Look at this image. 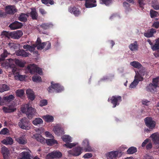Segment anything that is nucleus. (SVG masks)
<instances>
[{
  "label": "nucleus",
  "instance_id": "f257e3e1",
  "mask_svg": "<svg viewBox=\"0 0 159 159\" xmlns=\"http://www.w3.org/2000/svg\"><path fill=\"white\" fill-rule=\"evenodd\" d=\"M45 43H41V40L39 38H38L36 44H34L31 46L28 45H25L23 46V48L29 50L30 52H33L36 47L38 49H42L44 47Z\"/></svg>",
  "mask_w": 159,
  "mask_h": 159
},
{
  "label": "nucleus",
  "instance_id": "f03ea898",
  "mask_svg": "<svg viewBox=\"0 0 159 159\" xmlns=\"http://www.w3.org/2000/svg\"><path fill=\"white\" fill-rule=\"evenodd\" d=\"M130 65L134 68L141 69L139 71L136 72V73H139V75H144L147 74L145 68L143 67L141 64L137 61H133L130 63Z\"/></svg>",
  "mask_w": 159,
  "mask_h": 159
},
{
  "label": "nucleus",
  "instance_id": "7ed1b4c3",
  "mask_svg": "<svg viewBox=\"0 0 159 159\" xmlns=\"http://www.w3.org/2000/svg\"><path fill=\"white\" fill-rule=\"evenodd\" d=\"M12 72L15 79L16 80L23 81L26 77L25 75H20L19 74V71L16 67L13 68L12 69ZM12 75L10 73H9L8 75L9 77H11Z\"/></svg>",
  "mask_w": 159,
  "mask_h": 159
},
{
  "label": "nucleus",
  "instance_id": "20e7f679",
  "mask_svg": "<svg viewBox=\"0 0 159 159\" xmlns=\"http://www.w3.org/2000/svg\"><path fill=\"white\" fill-rule=\"evenodd\" d=\"M30 123L27 120V118L24 117L20 120L18 123L19 126L21 129L25 130H29L30 129Z\"/></svg>",
  "mask_w": 159,
  "mask_h": 159
},
{
  "label": "nucleus",
  "instance_id": "39448f33",
  "mask_svg": "<svg viewBox=\"0 0 159 159\" xmlns=\"http://www.w3.org/2000/svg\"><path fill=\"white\" fill-rule=\"evenodd\" d=\"M139 75V73H136L134 80L133 82H132L130 84L129 88L130 89L134 88L138 84L139 82L142 81L143 80V76Z\"/></svg>",
  "mask_w": 159,
  "mask_h": 159
},
{
  "label": "nucleus",
  "instance_id": "423d86ee",
  "mask_svg": "<svg viewBox=\"0 0 159 159\" xmlns=\"http://www.w3.org/2000/svg\"><path fill=\"white\" fill-rule=\"evenodd\" d=\"M15 59L9 58L7 59L5 61L2 63V66L6 68L10 67L12 69L15 67Z\"/></svg>",
  "mask_w": 159,
  "mask_h": 159
},
{
  "label": "nucleus",
  "instance_id": "0eeeda50",
  "mask_svg": "<svg viewBox=\"0 0 159 159\" xmlns=\"http://www.w3.org/2000/svg\"><path fill=\"white\" fill-rule=\"evenodd\" d=\"M51 86L49 87L48 89L49 93L52 92L53 89L55 90L56 92H60L64 89L63 87L61 86L58 84H53L52 83H51Z\"/></svg>",
  "mask_w": 159,
  "mask_h": 159
},
{
  "label": "nucleus",
  "instance_id": "6e6552de",
  "mask_svg": "<svg viewBox=\"0 0 159 159\" xmlns=\"http://www.w3.org/2000/svg\"><path fill=\"white\" fill-rule=\"evenodd\" d=\"M27 69L31 74H34L35 72L38 73L40 75L42 74V69L38 67L37 66L34 64L28 66Z\"/></svg>",
  "mask_w": 159,
  "mask_h": 159
},
{
  "label": "nucleus",
  "instance_id": "1a4fd4ad",
  "mask_svg": "<svg viewBox=\"0 0 159 159\" xmlns=\"http://www.w3.org/2000/svg\"><path fill=\"white\" fill-rule=\"evenodd\" d=\"M81 144L82 146V148L85 152H92L93 150V148L90 145L89 140L87 139H84Z\"/></svg>",
  "mask_w": 159,
  "mask_h": 159
},
{
  "label": "nucleus",
  "instance_id": "9d476101",
  "mask_svg": "<svg viewBox=\"0 0 159 159\" xmlns=\"http://www.w3.org/2000/svg\"><path fill=\"white\" fill-rule=\"evenodd\" d=\"M146 125L150 129H153L156 125V122L151 117H147L144 119Z\"/></svg>",
  "mask_w": 159,
  "mask_h": 159
},
{
  "label": "nucleus",
  "instance_id": "9b49d317",
  "mask_svg": "<svg viewBox=\"0 0 159 159\" xmlns=\"http://www.w3.org/2000/svg\"><path fill=\"white\" fill-rule=\"evenodd\" d=\"M62 156L61 152L57 151H54L48 153L46 157V159L52 158H59Z\"/></svg>",
  "mask_w": 159,
  "mask_h": 159
},
{
  "label": "nucleus",
  "instance_id": "f8f14e48",
  "mask_svg": "<svg viewBox=\"0 0 159 159\" xmlns=\"http://www.w3.org/2000/svg\"><path fill=\"white\" fill-rule=\"evenodd\" d=\"M111 100V103L113 105V107H115L116 105H118L119 102L121 101V98L120 96H113L110 99H108V101Z\"/></svg>",
  "mask_w": 159,
  "mask_h": 159
},
{
  "label": "nucleus",
  "instance_id": "ddd939ff",
  "mask_svg": "<svg viewBox=\"0 0 159 159\" xmlns=\"http://www.w3.org/2000/svg\"><path fill=\"white\" fill-rule=\"evenodd\" d=\"M154 144L157 146L156 148H159V133L156 132L152 134L150 136Z\"/></svg>",
  "mask_w": 159,
  "mask_h": 159
},
{
  "label": "nucleus",
  "instance_id": "4468645a",
  "mask_svg": "<svg viewBox=\"0 0 159 159\" xmlns=\"http://www.w3.org/2000/svg\"><path fill=\"white\" fill-rule=\"evenodd\" d=\"M83 151L82 148L80 147H78L72 150H70L68 151V153L73 156H77L80 155Z\"/></svg>",
  "mask_w": 159,
  "mask_h": 159
},
{
  "label": "nucleus",
  "instance_id": "2eb2a0df",
  "mask_svg": "<svg viewBox=\"0 0 159 159\" xmlns=\"http://www.w3.org/2000/svg\"><path fill=\"white\" fill-rule=\"evenodd\" d=\"M120 152L118 151H112L106 154L107 159H116Z\"/></svg>",
  "mask_w": 159,
  "mask_h": 159
},
{
  "label": "nucleus",
  "instance_id": "dca6fc26",
  "mask_svg": "<svg viewBox=\"0 0 159 159\" xmlns=\"http://www.w3.org/2000/svg\"><path fill=\"white\" fill-rule=\"evenodd\" d=\"M30 150H28L26 152L24 151L20 153L18 157V159H31Z\"/></svg>",
  "mask_w": 159,
  "mask_h": 159
},
{
  "label": "nucleus",
  "instance_id": "f3484780",
  "mask_svg": "<svg viewBox=\"0 0 159 159\" xmlns=\"http://www.w3.org/2000/svg\"><path fill=\"white\" fill-rule=\"evenodd\" d=\"M26 115L28 118L30 119H32L33 116L36 114L35 109L32 107L28 109L26 112Z\"/></svg>",
  "mask_w": 159,
  "mask_h": 159
},
{
  "label": "nucleus",
  "instance_id": "a211bd4d",
  "mask_svg": "<svg viewBox=\"0 0 159 159\" xmlns=\"http://www.w3.org/2000/svg\"><path fill=\"white\" fill-rule=\"evenodd\" d=\"M23 34L22 32L20 30H17L10 33V37L14 39H19Z\"/></svg>",
  "mask_w": 159,
  "mask_h": 159
},
{
  "label": "nucleus",
  "instance_id": "6ab92c4d",
  "mask_svg": "<svg viewBox=\"0 0 159 159\" xmlns=\"http://www.w3.org/2000/svg\"><path fill=\"white\" fill-rule=\"evenodd\" d=\"M53 130L55 134L58 136H60L64 134L63 129L61 128L58 125L54 126Z\"/></svg>",
  "mask_w": 159,
  "mask_h": 159
},
{
  "label": "nucleus",
  "instance_id": "aec40b11",
  "mask_svg": "<svg viewBox=\"0 0 159 159\" xmlns=\"http://www.w3.org/2000/svg\"><path fill=\"white\" fill-rule=\"evenodd\" d=\"M15 53L17 56H21L23 57H28L30 55L29 53L27 52L23 49H19L16 51Z\"/></svg>",
  "mask_w": 159,
  "mask_h": 159
},
{
  "label": "nucleus",
  "instance_id": "412c9836",
  "mask_svg": "<svg viewBox=\"0 0 159 159\" xmlns=\"http://www.w3.org/2000/svg\"><path fill=\"white\" fill-rule=\"evenodd\" d=\"M1 152L4 159H9V151L7 148L5 147H2L1 148Z\"/></svg>",
  "mask_w": 159,
  "mask_h": 159
},
{
  "label": "nucleus",
  "instance_id": "4be33fe9",
  "mask_svg": "<svg viewBox=\"0 0 159 159\" xmlns=\"http://www.w3.org/2000/svg\"><path fill=\"white\" fill-rule=\"evenodd\" d=\"M69 11L71 13H73L75 16H77L80 14V11L79 9L75 7H70L68 9Z\"/></svg>",
  "mask_w": 159,
  "mask_h": 159
},
{
  "label": "nucleus",
  "instance_id": "5701e85b",
  "mask_svg": "<svg viewBox=\"0 0 159 159\" xmlns=\"http://www.w3.org/2000/svg\"><path fill=\"white\" fill-rule=\"evenodd\" d=\"M95 0H86L85 6L86 8H91L97 6Z\"/></svg>",
  "mask_w": 159,
  "mask_h": 159
},
{
  "label": "nucleus",
  "instance_id": "b1692460",
  "mask_svg": "<svg viewBox=\"0 0 159 159\" xmlns=\"http://www.w3.org/2000/svg\"><path fill=\"white\" fill-rule=\"evenodd\" d=\"M22 26V25L21 23L17 21H16L11 24L9 25V27L11 30H14L21 28Z\"/></svg>",
  "mask_w": 159,
  "mask_h": 159
},
{
  "label": "nucleus",
  "instance_id": "393cba45",
  "mask_svg": "<svg viewBox=\"0 0 159 159\" xmlns=\"http://www.w3.org/2000/svg\"><path fill=\"white\" fill-rule=\"evenodd\" d=\"M28 98L31 100H33L35 97L34 92L30 89H28L26 91Z\"/></svg>",
  "mask_w": 159,
  "mask_h": 159
},
{
  "label": "nucleus",
  "instance_id": "a878e982",
  "mask_svg": "<svg viewBox=\"0 0 159 159\" xmlns=\"http://www.w3.org/2000/svg\"><path fill=\"white\" fill-rule=\"evenodd\" d=\"M32 138L35 139L38 141L39 142L42 143L44 144L45 143V139L41 135L38 134H35L33 135Z\"/></svg>",
  "mask_w": 159,
  "mask_h": 159
},
{
  "label": "nucleus",
  "instance_id": "bb28decb",
  "mask_svg": "<svg viewBox=\"0 0 159 159\" xmlns=\"http://www.w3.org/2000/svg\"><path fill=\"white\" fill-rule=\"evenodd\" d=\"M129 49L132 52H135L138 50V45L136 41H134L133 43H131L129 46Z\"/></svg>",
  "mask_w": 159,
  "mask_h": 159
},
{
  "label": "nucleus",
  "instance_id": "cd10ccee",
  "mask_svg": "<svg viewBox=\"0 0 159 159\" xmlns=\"http://www.w3.org/2000/svg\"><path fill=\"white\" fill-rule=\"evenodd\" d=\"M6 12L9 14H12L16 11V8L13 6H8L6 7Z\"/></svg>",
  "mask_w": 159,
  "mask_h": 159
},
{
  "label": "nucleus",
  "instance_id": "c85d7f7f",
  "mask_svg": "<svg viewBox=\"0 0 159 159\" xmlns=\"http://www.w3.org/2000/svg\"><path fill=\"white\" fill-rule=\"evenodd\" d=\"M156 32V30L153 29H151L149 30H148L147 32L144 33V35L146 37L150 38L153 36V34Z\"/></svg>",
  "mask_w": 159,
  "mask_h": 159
},
{
  "label": "nucleus",
  "instance_id": "c756f323",
  "mask_svg": "<svg viewBox=\"0 0 159 159\" xmlns=\"http://www.w3.org/2000/svg\"><path fill=\"white\" fill-rule=\"evenodd\" d=\"M12 139L10 137H7L2 141V143L5 145H11L13 143Z\"/></svg>",
  "mask_w": 159,
  "mask_h": 159
},
{
  "label": "nucleus",
  "instance_id": "7c9ffc66",
  "mask_svg": "<svg viewBox=\"0 0 159 159\" xmlns=\"http://www.w3.org/2000/svg\"><path fill=\"white\" fill-rule=\"evenodd\" d=\"M42 118L46 122H50L53 121V117L51 115H46L42 116Z\"/></svg>",
  "mask_w": 159,
  "mask_h": 159
},
{
  "label": "nucleus",
  "instance_id": "2f4dec72",
  "mask_svg": "<svg viewBox=\"0 0 159 159\" xmlns=\"http://www.w3.org/2000/svg\"><path fill=\"white\" fill-rule=\"evenodd\" d=\"M157 87L152 84H149L147 88V91L152 93H155L157 91Z\"/></svg>",
  "mask_w": 159,
  "mask_h": 159
},
{
  "label": "nucleus",
  "instance_id": "473e14b6",
  "mask_svg": "<svg viewBox=\"0 0 159 159\" xmlns=\"http://www.w3.org/2000/svg\"><path fill=\"white\" fill-rule=\"evenodd\" d=\"M152 48L153 51L159 50V38L155 40V43L152 46ZM158 53H159L158 56H159V51H158Z\"/></svg>",
  "mask_w": 159,
  "mask_h": 159
},
{
  "label": "nucleus",
  "instance_id": "72a5a7b5",
  "mask_svg": "<svg viewBox=\"0 0 159 159\" xmlns=\"http://www.w3.org/2000/svg\"><path fill=\"white\" fill-rule=\"evenodd\" d=\"M16 140L20 144H24L27 143L26 139L23 136L16 139Z\"/></svg>",
  "mask_w": 159,
  "mask_h": 159
},
{
  "label": "nucleus",
  "instance_id": "f704fd0d",
  "mask_svg": "<svg viewBox=\"0 0 159 159\" xmlns=\"http://www.w3.org/2000/svg\"><path fill=\"white\" fill-rule=\"evenodd\" d=\"M45 142L49 146H52L57 143V141L52 138L46 140Z\"/></svg>",
  "mask_w": 159,
  "mask_h": 159
},
{
  "label": "nucleus",
  "instance_id": "c9c22d12",
  "mask_svg": "<svg viewBox=\"0 0 159 159\" xmlns=\"http://www.w3.org/2000/svg\"><path fill=\"white\" fill-rule=\"evenodd\" d=\"M62 139L63 141L66 143H68L72 141V138L68 135H65L62 136Z\"/></svg>",
  "mask_w": 159,
  "mask_h": 159
},
{
  "label": "nucleus",
  "instance_id": "e433bc0d",
  "mask_svg": "<svg viewBox=\"0 0 159 159\" xmlns=\"http://www.w3.org/2000/svg\"><path fill=\"white\" fill-rule=\"evenodd\" d=\"M14 98V96L12 95H11L9 96L3 97V100L4 102L5 101L7 102H9L13 100Z\"/></svg>",
  "mask_w": 159,
  "mask_h": 159
},
{
  "label": "nucleus",
  "instance_id": "4c0bfd02",
  "mask_svg": "<svg viewBox=\"0 0 159 159\" xmlns=\"http://www.w3.org/2000/svg\"><path fill=\"white\" fill-rule=\"evenodd\" d=\"M25 62L24 61L15 59V64L20 67H23L25 65Z\"/></svg>",
  "mask_w": 159,
  "mask_h": 159
},
{
  "label": "nucleus",
  "instance_id": "58836bf2",
  "mask_svg": "<svg viewBox=\"0 0 159 159\" xmlns=\"http://www.w3.org/2000/svg\"><path fill=\"white\" fill-rule=\"evenodd\" d=\"M40 26L43 29L46 30L52 27L53 25L51 23H43Z\"/></svg>",
  "mask_w": 159,
  "mask_h": 159
},
{
  "label": "nucleus",
  "instance_id": "ea45409f",
  "mask_svg": "<svg viewBox=\"0 0 159 159\" xmlns=\"http://www.w3.org/2000/svg\"><path fill=\"white\" fill-rule=\"evenodd\" d=\"M29 104H25L22 106L21 111L23 113H25L28 111V109L30 108L31 107H29Z\"/></svg>",
  "mask_w": 159,
  "mask_h": 159
},
{
  "label": "nucleus",
  "instance_id": "a19ab883",
  "mask_svg": "<svg viewBox=\"0 0 159 159\" xmlns=\"http://www.w3.org/2000/svg\"><path fill=\"white\" fill-rule=\"evenodd\" d=\"M43 122V120L41 118H35L32 121V123L33 124L35 125L41 124Z\"/></svg>",
  "mask_w": 159,
  "mask_h": 159
},
{
  "label": "nucleus",
  "instance_id": "79ce46f5",
  "mask_svg": "<svg viewBox=\"0 0 159 159\" xmlns=\"http://www.w3.org/2000/svg\"><path fill=\"white\" fill-rule=\"evenodd\" d=\"M9 54V53L6 50L4 49L3 52L1 55V57L0 58V62L3 61Z\"/></svg>",
  "mask_w": 159,
  "mask_h": 159
},
{
  "label": "nucleus",
  "instance_id": "37998d69",
  "mask_svg": "<svg viewBox=\"0 0 159 159\" xmlns=\"http://www.w3.org/2000/svg\"><path fill=\"white\" fill-rule=\"evenodd\" d=\"M10 89L9 87L5 84H3L0 88V92L2 93L4 91H8Z\"/></svg>",
  "mask_w": 159,
  "mask_h": 159
},
{
  "label": "nucleus",
  "instance_id": "c03bdc74",
  "mask_svg": "<svg viewBox=\"0 0 159 159\" xmlns=\"http://www.w3.org/2000/svg\"><path fill=\"white\" fill-rule=\"evenodd\" d=\"M28 15L22 13L19 17V19L21 21H25L27 20V18L28 17Z\"/></svg>",
  "mask_w": 159,
  "mask_h": 159
},
{
  "label": "nucleus",
  "instance_id": "a18cd8bd",
  "mask_svg": "<svg viewBox=\"0 0 159 159\" xmlns=\"http://www.w3.org/2000/svg\"><path fill=\"white\" fill-rule=\"evenodd\" d=\"M30 15L33 19H37V14L35 9L34 8L32 9V11L30 13Z\"/></svg>",
  "mask_w": 159,
  "mask_h": 159
},
{
  "label": "nucleus",
  "instance_id": "49530a36",
  "mask_svg": "<svg viewBox=\"0 0 159 159\" xmlns=\"http://www.w3.org/2000/svg\"><path fill=\"white\" fill-rule=\"evenodd\" d=\"M100 3L102 4H105L106 6L111 4L112 3V0H100Z\"/></svg>",
  "mask_w": 159,
  "mask_h": 159
},
{
  "label": "nucleus",
  "instance_id": "de8ad7c7",
  "mask_svg": "<svg viewBox=\"0 0 159 159\" xmlns=\"http://www.w3.org/2000/svg\"><path fill=\"white\" fill-rule=\"evenodd\" d=\"M24 93L25 91L23 89H18L16 91V94L17 96L20 97H22L24 95Z\"/></svg>",
  "mask_w": 159,
  "mask_h": 159
},
{
  "label": "nucleus",
  "instance_id": "09e8293b",
  "mask_svg": "<svg viewBox=\"0 0 159 159\" xmlns=\"http://www.w3.org/2000/svg\"><path fill=\"white\" fill-rule=\"evenodd\" d=\"M9 47L11 48H13L14 49H17L19 48L20 45L18 43H9L8 44Z\"/></svg>",
  "mask_w": 159,
  "mask_h": 159
},
{
  "label": "nucleus",
  "instance_id": "8fccbe9b",
  "mask_svg": "<svg viewBox=\"0 0 159 159\" xmlns=\"http://www.w3.org/2000/svg\"><path fill=\"white\" fill-rule=\"evenodd\" d=\"M137 152V148H136L132 147L129 148L127 151L128 154H132Z\"/></svg>",
  "mask_w": 159,
  "mask_h": 159
},
{
  "label": "nucleus",
  "instance_id": "3c124183",
  "mask_svg": "<svg viewBox=\"0 0 159 159\" xmlns=\"http://www.w3.org/2000/svg\"><path fill=\"white\" fill-rule=\"evenodd\" d=\"M32 80L34 82H39L42 81L41 77L39 76L34 75L32 77Z\"/></svg>",
  "mask_w": 159,
  "mask_h": 159
},
{
  "label": "nucleus",
  "instance_id": "603ef678",
  "mask_svg": "<svg viewBox=\"0 0 159 159\" xmlns=\"http://www.w3.org/2000/svg\"><path fill=\"white\" fill-rule=\"evenodd\" d=\"M150 14L151 17L152 18L159 16V14L157 12L152 10H150Z\"/></svg>",
  "mask_w": 159,
  "mask_h": 159
},
{
  "label": "nucleus",
  "instance_id": "864d4df0",
  "mask_svg": "<svg viewBox=\"0 0 159 159\" xmlns=\"http://www.w3.org/2000/svg\"><path fill=\"white\" fill-rule=\"evenodd\" d=\"M141 102L143 105L146 106H148L151 103V100H148L146 99H143L142 100Z\"/></svg>",
  "mask_w": 159,
  "mask_h": 159
},
{
  "label": "nucleus",
  "instance_id": "5fc2aeb1",
  "mask_svg": "<svg viewBox=\"0 0 159 159\" xmlns=\"http://www.w3.org/2000/svg\"><path fill=\"white\" fill-rule=\"evenodd\" d=\"M159 82V77L154 78L152 80V83L153 84L158 87V83Z\"/></svg>",
  "mask_w": 159,
  "mask_h": 159
},
{
  "label": "nucleus",
  "instance_id": "6e6d98bb",
  "mask_svg": "<svg viewBox=\"0 0 159 159\" xmlns=\"http://www.w3.org/2000/svg\"><path fill=\"white\" fill-rule=\"evenodd\" d=\"M14 108L9 109L8 107H4L3 108V111L5 113H9L14 111Z\"/></svg>",
  "mask_w": 159,
  "mask_h": 159
},
{
  "label": "nucleus",
  "instance_id": "4d7b16f0",
  "mask_svg": "<svg viewBox=\"0 0 159 159\" xmlns=\"http://www.w3.org/2000/svg\"><path fill=\"white\" fill-rule=\"evenodd\" d=\"M1 36L2 38L7 37V38H9L10 36V33H9L7 32L3 31L2 32L1 34Z\"/></svg>",
  "mask_w": 159,
  "mask_h": 159
},
{
  "label": "nucleus",
  "instance_id": "13d9d810",
  "mask_svg": "<svg viewBox=\"0 0 159 159\" xmlns=\"http://www.w3.org/2000/svg\"><path fill=\"white\" fill-rule=\"evenodd\" d=\"M42 3L47 4H49L51 5H53L54 4V2L53 0H41Z\"/></svg>",
  "mask_w": 159,
  "mask_h": 159
},
{
  "label": "nucleus",
  "instance_id": "bf43d9fd",
  "mask_svg": "<svg viewBox=\"0 0 159 159\" xmlns=\"http://www.w3.org/2000/svg\"><path fill=\"white\" fill-rule=\"evenodd\" d=\"M77 144L76 143H66L64 145V146L66 147L67 148H71L75 146Z\"/></svg>",
  "mask_w": 159,
  "mask_h": 159
},
{
  "label": "nucleus",
  "instance_id": "052dcab7",
  "mask_svg": "<svg viewBox=\"0 0 159 159\" xmlns=\"http://www.w3.org/2000/svg\"><path fill=\"white\" fill-rule=\"evenodd\" d=\"M44 43V48H45V49L47 50L49 49L51 46V43L48 42H47Z\"/></svg>",
  "mask_w": 159,
  "mask_h": 159
},
{
  "label": "nucleus",
  "instance_id": "680f3d73",
  "mask_svg": "<svg viewBox=\"0 0 159 159\" xmlns=\"http://www.w3.org/2000/svg\"><path fill=\"white\" fill-rule=\"evenodd\" d=\"M8 130L6 128H4L2 129L0 132V134H6L8 133Z\"/></svg>",
  "mask_w": 159,
  "mask_h": 159
},
{
  "label": "nucleus",
  "instance_id": "e2e57ef3",
  "mask_svg": "<svg viewBox=\"0 0 159 159\" xmlns=\"http://www.w3.org/2000/svg\"><path fill=\"white\" fill-rule=\"evenodd\" d=\"M47 101L46 100H43L41 101L40 102V105L41 106H43L47 105Z\"/></svg>",
  "mask_w": 159,
  "mask_h": 159
},
{
  "label": "nucleus",
  "instance_id": "0e129e2a",
  "mask_svg": "<svg viewBox=\"0 0 159 159\" xmlns=\"http://www.w3.org/2000/svg\"><path fill=\"white\" fill-rule=\"evenodd\" d=\"M92 157V154L90 153H87L84 154L83 157L84 158H89L91 157Z\"/></svg>",
  "mask_w": 159,
  "mask_h": 159
},
{
  "label": "nucleus",
  "instance_id": "69168bd1",
  "mask_svg": "<svg viewBox=\"0 0 159 159\" xmlns=\"http://www.w3.org/2000/svg\"><path fill=\"white\" fill-rule=\"evenodd\" d=\"M150 141V140L148 139H146L142 143V147H144L145 146L149 143V141Z\"/></svg>",
  "mask_w": 159,
  "mask_h": 159
},
{
  "label": "nucleus",
  "instance_id": "338daca9",
  "mask_svg": "<svg viewBox=\"0 0 159 159\" xmlns=\"http://www.w3.org/2000/svg\"><path fill=\"white\" fill-rule=\"evenodd\" d=\"M152 148V143L151 142V141L150 140V141H149L148 144L146 146V148L147 149H149L151 148Z\"/></svg>",
  "mask_w": 159,
  "mask_h": 159
},
{
  "label": "nucleus",
  "instance_id": "774afa93",
  "mask_svg": "<svg viewBox=\"0 0 159 159\" xmlns=\"http://www.w3.org/2000/svg\"><path fill=\"white\" fill-rule=\"evenodd\" d=\"M152 26L156 29L158 28L159 27V22L158 21L154 22Z\"/></svg>",
  "mask_w": 159,
  "mask_h": 159
}]
</instances>
